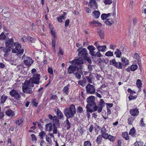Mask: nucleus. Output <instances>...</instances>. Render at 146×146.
I'll return each instance as SVG.
<instances>
[{
  "mask_svg": "<svg viewBox=\"0 0 146 146\" xmlns=\"http://www.w3.org/2000/svg\"><path fill=\"white\" fill-rule=\"evenodd\" d=\"M95 101V97L93 96H90L86 99L87 104L86 105V108L87 112V116L88 118L90 117V113L95 111L98 109V107Z\"/></svg>",
  "mask_w": 146,
  "mask_h": 146,
  "instance_id": "f257e3e1",
  "label": "nucleus"
},
{
  "mask_svg": "<svg viewBox=\"0 0 146 146\" xmlns=\"http://www.w3.org/2000/svg\"><path fill=\"white\" fill-rule=\"evenodd\" d=\"M76 113V109L75 106L71 104L69 108H66L64 110V113L66 118H72Z\"/></svg>",
  "mask_w": 146,
  "mask_h": 146,
  "instance_id": "f03ea898",
  "label": "nucleus"
},
{
  "mask_svg": "<svg viewBox=\"0 0 146 146\" xmlns=\"http://www.w3.org/2000/svg\"><path fill=\"white\" fill-rule=\"evenodd\" d=\"M40 75L37 73L34 74L33 77L31 78L29 81L27 82V85L29 86L33 87L34 85L33 84H38L39 83Z\"/></svg>",
  "mask_w": 146,
  "mask_h": 146,
  "instance_id": "7ed1b4c3",
  "label": "nucleus"
},
{
  "mask_svg": "<svg viewBox=\"0 0 146 146\" xmlns=\"http://www.w3.org/2000/svg\"><path fill=\"white\" fill-rule=\"evenodd\" d=\"M15 48L12 49V52L13 53H17V55L19 56L23 53L24 50L21 48V45L18 42H15L14 44Z\"/></svg>",
  "mask_w": 146,
  "mask_h": 146,
  "instance_id": "20e7f679",
  "label": "nucleus"
},
{
  "mask_svg": "<svg viewBox=\"0 0 146 146\" xmlns=\"http://www.w3.org/2000/svg\"><path fill=\"white\" fill-rule=\"evenodd\" d=\"M76 64L71 65L69 66L67 68V72L69 74L73 73L76 71L79 72H80L81 70V66H76Z\"/></svg>",
  "mask_w": 146,
  "mask_h": 146,
  "instance_id": "39448f33",
  "label": "nucleus"
},
{
  "mask_svg": "<svg viewBox=\"0 0 146 146\" xmlns=\"http://www.w3.org/2000/svg\"><path fill=\"white\" fill-rule=\"evenodd\" d=\"M77 51L78 52V56L84 58L86 56H88V54L87 52V49L86 48L80 47L77 49Z\"/></svg>",
  "mask_w": 146,
  "mask_h": 146,
  "instance_id": "423d86ee",
  "label": "nucleus"
},
{
  "mask_svg": "<svg viewBox=\"0 0 146 146\" xmlns=\"http://www.w3.org/2000/svg\"><path fill=\"white\" fill-rule=\"evenodd\" d=\"M87 93L93 94L95 92L96 89L95 86L90 84H88L86 87Z\"/></svg>",
  "mask_w": 146,
  "mask_h": 146,
  "instance_id": "0eeeda50",
  "label": "nucleus"
},
{
  "mask_svg": "<svg viewBox=\"0 0 146 146\" xmlns=\"http://www.w3.org/2000/svg\"><path fill=\"white\" fill-rule=\"evenodd\" d=\"M10 95L17 100H19L21 97V95L18 91L15 89H13L9 92Z\"/></svg>",
  "mask_w": 146,
  "mask_h": 146,
  "instance_id": "6e6552de",
  "label": "nucleus"
},
{
  "mask_svg": "<svg viewBox=\"0 0 146 146\" xmlns=\"http://www.w3.org/2000/svg\"><path fill=\"white\" fill-rule=\"evenodd\" d=\"M110 62L111 65L114 66L117 68L122 69V63L120 62H117L115 59H113L112 60H111Z\"/></svg>",
  "mask_w": 146,
  "mask_h": 146,
  "instance_id": "1a4fd4ad",
  "label": "nucleus"
},
{
  "mask_svg": "<svg viewBox=\"0 0 146 146\" xmlns=\"http://www.w3.org/2000/svg\"><path fill=\"white\" fill-rule=\"evenodd\" d=\"M24 63L27 66H30L33 63V60L30 57H25L23 60Z\"/></svg>",
  "mask_w": 146,
  "mask_h": 146,
  "instance_id": "9d476101",
  "label": "nucleus"
},
{
  "mask_svg": "<svg viewBox=\"0 0 146 146\" xmlns=\"http://www.w3.org/2000/svg\"><path fill=\"white\" fill-rule=\"evenodd\" d=\"M96 0H90L88 6L92 9H96L98 8V6L96 1Z\"/></svg>",
  "mask_w": 146,
  "mask_h": 146,
  "instance_id": "9b49d317",
  "label": "nucleus"
},
{
  "mask_svg": "<svg viewBox=\"0 0 146 146\" xmlns=\"http://www.w3.org/2000/svg\"><path fill=\"white\" fill-rule=\"evenodd\" d=\"M105 103L103 99H100L98 107V109L97 110L98 113L101 112L102 111L103 108L105 106Z\"/></svg>",
  "mask_w": 146,
  "mask_h": 146,
  "instance_id": "f8f14e48",
  "label": "nucleus"
},
{
  "mask_svg": "<svg viewBox=\"0 0 146 146\" xmlns=\"http://www.w3.org/2000/svg\"><path fill=\"white\" fill-rule=\"evenodd\" d=\"M15 43L14 42V40L13 38H11L5 42V46L7 47H9L12 49L14 47Z\"/></svg>",
  "mask_w": 146,
  "mask_h": 146,
  "instance_id": "ddd939ff",
  "label": "nucleus"
},
{
  "mask_svg": "<svg viewBox=\"0 0 146 146\" xmlns=\"http://www.w3.org/2000/svg\"><path fill=\"white\" fill-rule=\"evenodd\" d=\"M27 86H23L22 87L23 91V92L27 94H31L33 93L32 89L30 87Z\"/></svg>",
  "mask_w": 146,
  "mask_h": 146,
  "instance_id": "4468645a",
  "label": "nucleus"
},
{
  "mask_svg": "<svg viewBox=\"0 0 146 146\" xmlns=\"http://www.w3.org/2000/svg\"><path fill=\"white\" fill-rule=\"evenodd\" d=\"M8 108L9 107H6L4 109V111L5 112L6 115L10 117H12L14 116L15 114L14 111L10 109L6 110V109Z\"/></svg>",
  "mask_w": 146,
  "mask_h": 146,
  "instance_id": "2eb2a0df",
  "label": "nucleus"
},
{
  "mask_svg": "<svg viewBox=\"0 0 146 146\" xmlns=\"http://www.w3.org/2000/svg\"><path fill=\"white\" fill-rule=\"evenodd\" d=\"M88 49L89 50V53L92 56H95L94 53L96 52L94 51L95 48L92 45H89L87 47Z\"/></svg>",
  "mask_w": 146,
  "mask_h": 146,
  "instance_id": "dca6fc26",
  "label": "nucleus"
},
{
  "mask_svg": "<svg viewBox=\"0 0 146 146\" xmlns=\"http://www.w3.org/2000/svg\"><path fill=\"white\" fill-rule=\"evenodd\" d=\"M59 120L58 119V117L56 116H54L53 117L52 121L53 126H59L60 123H59Z\"/></svg>",
  "mask_w": 146,
  "mask_h": 146,
  "instance_id": "f3484780",
  "label": "nucleus"
},
{
  "mask_svg": "<svg viewBox=\"0 0 146 146\" xmlns=\"http://www.w3.org/2000/svg\"><path fill=\"white\" fill-rule=\"evenodd\" d=\"M129 112L131 115L134 116H137L139 113L138 109L137 108L131 109Z\"/></svg>",
  "mask_w": 146,
  "mask_h": 146,
  "instance_id": "a211bd4d",
  "label": "nucleus"
},
{
  "mask_svg": "<svg viewBox=\"0 0 146 146\" xmlns=\"http://www.w3.org/2000/svg\"><path fill=\"white\" fill-rule=\"evenodd\" d=\"M53 124L51 123H48L45 125V128L47 131L50 132L53 129Z\"/></svg>",
  "mask_w": 146,
  "mask_h": 146,
  "instance_id": "6ab92c4d",
  "label": "nucleus"
},
{
  "mask_svg": "<svg viewBox=\"0 0 146 146\" xmlns=\"http://www.w3.org/2000/svg\"><path fill=\"white\" fill-rule=\"evenodd\" d=\"M121 61L122 62V66H125L129 64V61L125 57H123L121 58Z\"/></svg>",
  "mask_w": 146,
  "mask_h": 146,
  "instance_id": "aec40b11",
  "label": "nucleus"
},
{
  "mask_svg": "<svg viewBox=\"0 0 146 146\" xmlns=\"http://www.w3.org/2000/svg\"><path fill=\"white\" fill-rule=\"evenodd\" d=\"M84 63V62L82 60L80 59H77L76 60V62H75V64H76L77 66H81V70L82 69V64Z\"/></svg>",
  "mask_w": 146,
  "mask_h": 146,
  "instance_id": "412c9836",
  "label": "nucleus"
},
{
  "mask_svg": "<svg viewBox=\"0 0 146 146\" xmlns=\"http://www.w3.org/2000/svg\"><path fill=\"white\" fill-rule=\"evenodd\" d=\"M56 114L59 119H62L63 118L64 115L58 109H57Z\"/></svg>",
  "mask_w": 146,
  "mask_h": 146,
  "instance_id": "4be33fe9",
  "label": "nucleus"
},
{
  "mask_svg": "<svg viewBox=\"0 0 146 146\" xmlns=\"http://www.w3.org/2000/svg\"><path fill=\"white\" fill-rule=\"evenodd\" d=\"M97 48L99 51L104 52L106 51V45L98 46Z\"/></svg>",
  "mask_w": 146,
  "mask_h": 146,
  "instance_id": "5701e85b",
  "label": "nucleus"
},
{
  "mask_svg": "<svg viewBox=\"0 0 146 146\" xmlns=\"http://www.w3.org/2000/svg\"><path fill=\"white\" fill-rule=\"evenodd\" d=\"M129 134L133 137L136 136L137 134L136 133V131L134 127H133L130 130Z\"/></svg>",
  "mask_w": 146,
  "mask_h": 146,
  "instance_id": "b1692460",
  "label": "nucleus"
},
{
  "mask_svg": "<svg viewBox=\"0 0 146 146\" xmlns=\"http://www.w3.org/2000/svg\"><path fill=\"white\" fill-rule=\"evenodd\" d=\"M93 16L95 18H98L100 15V13L99 11H94L93 12Z\"/></svg>",
  "mask_w": 146,
  "mask_h": 146,
  "instance_id": "393cba45",
  "label": "nucleus"
},
{
  "mask_svg": "<svg viewBox=\"0 0 146 146\" xmlns=\"http://www.w3.org/2000/svg\"><path fill=\"white\" fill-rule=\"evenodd\" d=\"M98 32L100 38L101 39H103L104 36V31L99 29L98 30Z\"/></svg>",
  "mask_w": 146,
  "mask_h": 146,
  "instance_id": "a878e982",
  "label": "nucleus"
},
{
  "mask_svg": "<svg viewBox=\"0 0 146 146\" xmlns=\"http://www.w3.org/2000/svg\"><path fill=\"white\" fill-rule=\"evenodd\" d=\"M70 86L69 84L67 85L66 86H65L63 90L64 93H65L67 95H68L69 93V87Z\"/></svg>",
  "mask_w": 146,
  "mask_h": 146,
  "instance_id": "bb28decb",
  "label": "nucleus"
},
{
  "mask_svg": "<svg viewBox=\"0 0 146 146\" xmlns=\"http://www.w3.org/2000/svg\"><path fill=\"white\" fill-rule=\"evenodd\" d=\"M68 119L66 118V120L65 121L66 123L65 126L66 127V129L67 130L69 129L71 127V123L69 122L68 120Z\"/></svg>",
  "mask_w": 146,
  "mask_h": 146,
  "instance_id": "cd10ccee",
  "label": "nucleus"
},
{
  "mask_svg": "<svg viewBox=\"0 0 146 146\" xmlns=\"http://www.w3.org/2000/svg\"><path fill=\"white\" fill-rule=\"evenodd\" d=\"M7 98V96H5V95H2L1 96L0 99L1 103L3 104L5 103Z\"/></svg>",
  "mask_w": 146,
  "mask_h": 146,
  "instance_id": "c85d7f7f",
  "label": "nucleus"
},
{
  "mask_svg": "<svg viewBox=\"0 0 146 146\" xmlns=\"http://www.w3.org/2000/svg\"><path fill=\"white\" fill-rule=\"evenodd\" d=\"M102 139V136L101 135H100L96 139V141L98 145L100 144L101 143Z\"/></svg>",
  "mask_w": 146,
  "mask_h": 146,
  "instance_id": "c756f323",
  "label": "nucleus"
},
{
  "mask_svg": "<svg viewBox=\"0 0 146 146\" xmlns=\"http://www.w3.org/2000/svg\"><path fill=\"white\" fill-rule=\"evenodd\" d=\"M114 53L116 55L117 57L120 58L121 53L119 49H117L116 51L114 52Z\"/></svg>",
  "mask_w": 146,
  "mask_h": 146,
  "instance_id": "7c9ffc66",
  "label": "nucleus"
},
{
  "mask_svg": "<svg viewBox=\"0 0 146 146\" xmlns=\"http://www.w3.org/2000/svg\"><path fill=\"white\" fill-rule=\"evenodd\" d=\"M122 137L126 140H128L129 139L128 134L127 132H125L123 133L122 134Z\"/></svg>",
  "mask_w": 146,
  "mask_h": 146,
  "instance_id": "2f4dec72",
  "label": "nucleus"
},
{
  "mask_svg": "<svg viewBox=\"0 0 146 146\" xmlns=\"http://www.w3.org/2000/svg\"><path fill=\"white\" fill-rule=\"evenodd\" d=\"M46 134L44 131H42L39 133L38 135L39 136L41 139H43L44 136H46Z\"/></svg>",
  "mask_w": 146,
  "mask_h": 146,
  "instance_id": "473e14b6",
  "label": "nucleus"
},
{
  "mask_svg": "<svg viewBox=\"0 0 146 146\" xmlns=\"http://www.w3.org/2000/svg\"><path fill=\"white\" fill-rule=\"evenodd\" d=\"M134 119L135 118L133 117H131L129 118L128 119V124L130 125H132V122H133Z\"/></svg>",
  "mask_w": 146,
  "mask_h": 146,
  "instance_id": "72a5a7b5",
  "label": "nucleus"
},
{
  "mask_svg": "<svg viewBox=\"0 0 146 146\" xmlns=\"http://www.w3.org/2000/svg\"><path fill=\"white\" fill-rule=\"evenodd\" d=\"M143 142L141 141H136L134 144V146H143Z\"/></svg>",
  "mask_w": 146,
  "mask_h": 146,
  "instance_id": "f704fd0d",
  "label": "nucleus"
},
{
  "mask_svg": "<svg viewBox=\"0 0 146 146\" xmlns=\"http://www.w3.org/2000/svg\"><path fill=\"white\" fill-rule=\"evenodd\" d=\"M130 70L132 71H134L137 68V66L136 65L133 64L130 66Z\"/></svg>",
  "mask_w": 146,
  "mask_h": 146,
  "instance_id": "c9c22d12",
  "label": "nucleus"
},
{
  "mask_svg": "<svg viewBox=\"0 0 146 146\" xmlns=\"http://www.w3.org/2000/svg\"><path fill=\"white\" fill-rule=\"evenodd\" d=\"M89 23L90 25H92L94 24L96 25L97 24L100 26H101L102 25V24L98 21H93L90 22Z\"/></svg>",
  "mask_w": 146,
  "mask_h": 146,
  "instance_id": "e433bc0d",
  "label": "nucleus"
},
{
  "mask_svg": "<svg viewBox=\"0 0 146 146\" xmlns=\"http://www.w3.org/2000/svg\"><path fill=\"white\" fill-rule=\"evenodd\" d=\"M115 137L112 136L110 135H109V136L108 139L111 141L114 142L115 139Z\"/></svg>",
  "mask_w": 146,
  "mask_h": 146,
  "instance_id": "4c0bfd02",
  "label": "nucleus"
},
{
  "mask_svg": "<svg viewBox=\"0 0 146 146\" xmlns=\"http://www.w3.org/2000/svg\"><path fill=\"white\" fill-rule=\"evenodd\" d=\"M6 36L3 32H2L0 35V40H4L6 38Z\"/></svg>",
  "mask_w": 146,
  "mask_h": 146,
  "instance_id": "58836bf2",
  "label": "nucleus"
},
{
  "mask_svg": "<svg viewBox=\"0 0 146 146\" xmlns=\"http://www.w3.org/2000/svg\"><path fill=\"white\" fill-rule=\"evenodd\" d=\"M23 121L21 119L19 118L17 120H15L14 122L17 125H19Z\"/></svg>",
  "mask_w": 146,
  "mask_h": 146,
  "instance_id": "ea45409f",
  "label": "nucleus"
},
{
  "mask_svg": "<svg viewBox=\"0 0 146 146\" xmlns=\"http://www.w3.org/2000/svg\"><path fill=\"white\" fill-rule=\"evenodd\" d=\"M93 77V76L91 74H90L88 76H86V78L87 80L90 83H92L91 79H92Z\"/></svg>",
  "mask_w": 146,
  "mask_h": 146,
  "instance_id": "a19ab883",
  "label": "nucleus"
},
{
  "mask_svg": "<svg viewBox=\"0 0 146 146\" xmlns=\"http://www.w3.org/2000/svg\"><path fill=\"white\" fill-rule=\"evenodd\" d=\"M46 141L51 145L52 144V142L51 140V139L50 137H48L47 135L46 136Z\"/></svg>",
  "mask_w": 146,
  "mask_h": 146,
  "instance_id": "79ce46f5",
  "label": "nucleus"
},
{
  "mask_svg": "<svg viewBox=\"0 0 146 146\" xmlns=\"http://www.w3.org/2000/svg\"><path fill=\"white\" fill-rule=\"evenodd\" d=\"M105 55L107 56H113V52H112L110 51H108L106 53Z\"/></svg>",
  "mask_w": 146,
  "mask_h": 146,
  "instance_id": "37998d69",
  "label": "nucleus"
},
{
  "mask_svg": "<svg viewBox=\"0 0 146 146\" xmlns=\"http://www.w3.org/2000/svg\"><path fill=\"white\" fill-rule=\"evenodd\" d=\"M107 25L109 26H111V25L113 23V21L111 22L109 21L108 19H106V21L104 22Z\"/></svg>",
  "mask_w": 146,
  "mask_h": 146,
  "instance_id": "c03bdc74",
  "label": "nucleus"
},
{
  "mask_svg": "<svg viewBox=\"0 0 146 146\" xmlns=\"http://www.w3.org/2000/svg\"><path fill=\"white\" fill-rule=\"evenodd\" d=\"M136 84L138 85V87L139 88H141L142 85L141 80L139 79L137 80L136 82Z\"/></svg>",
  "mask_w": 146,
  "mask_h": 146,
  "instance_id": "a18cd8bd",
  "label": "nucleus"
},
{
  "mask_svg": "<svg viewBox=\"0 0 146 146\" xmlns=\"http://www.w3.org/2000/svg\"><path fill=\"white\" fill-rule=\"evenodd\" d=\"M109 136V135L106 132L102 133V134L101 136H102V137H103L105 139H108V137Z\"/></svg>",
  "mask_w": 146,
  "mask_h": 146,
  "instance_id": "49530a36",
  "label": "nucleus"
},
{
  "mask_svg": "<svg viewBox=\"0 0 146 146\" xmlns=\"http://www.w3.org/2000/svg\"><path fill=\"white\" fill-rule=\"evenodd\" d=\"M74 75L75 76V77L78 79H80L81 78V75L79 73L76 72L74 73Z\"/></svg>",
  "mask_w": 146,
  "mask_h": 146,
  "instance_id": "de8ad7c7",
  "label": "nucleus"
},
{
  "mask_svg": "<svg viewBox=\"0 0 146 146\" xmlns=\"http://www.w3.org/2000/svg\"><path fill=\"white\" fill-rule=\"evenodd\" d=\"M58 21L59 22H62V19H64V15H62L58 17H57L56 18Z\"/></svg>",
  "mask_w": 146,
  "mask_h": 146,
  "instance_id": "09e8293b",
  "label": "nucleus"
},
{
  "mask_svg": "<svg viewBox=\"0 0 146 146\" xmlns=\"http://www.w3.org/2000/svg\"><path fill=\"white\" fill-rule=\"evenodd\" d=\"M88 56H86L83 58L84 60H87L89 64H91L92 62L90 58L89 57H88Z\"/></svg>",
  "mask_w": 146,
  "mask_h": 146,
  "instance_id": "8fccbe9b",
  "label": "nucleus"
},
{
  "mask_svg": "<svg viewBox=\"0 0 146 146\" xmlns=\"http://www.w3.org/2000/svg\"><path fill=\"white\" fill-rule=\"evenodd\" d=\"M104 1L106 5L111 4L112 2V0H104Z\"/></svg>",
  "mask_w": 146,
  "mask_h": 146,
  "instance_id": "3c124183",
  "label": "nucleus"
},
{
  "mask_svg": "<svg viewBox=\"0 0 146 146\" xmlns=\"http://www.w3.org/2000/svg\"><path fill=\"white\" fill-rule=\"evenodd\" d=\"M50 33L52 36L54 38L56 36V34L55 32L53 31V28L51 27L50 29Z\"/></svg>",
  "mask_w": 146,
  "mask_h": 146,
  "instance_id": "603ef678",
  "label": "nucleus"
},
{
  "mask_svg": "<svg viewBox=\"0 0 146 146\" xmlns=\"http://www.w3.org/2000/svg\"><path fill=\"white\" fill-rule=\"evenodd\" d=\"M36 100L35 99H34L32 100V104L33 106L35 107H36L38 105V103L36 102Z\"/></svg>",
  "mask_w": 146,
  "mask_h": 146,
  "instance_id": "864d4df0",
  "label": "nucleus"
},
{
  "mask_svg": "<svg viewBox=\"0 0 146 146\" xmlns=\"http://www.w3.org/2000/svg\"><path fill=\"white\" fill-rule=\"evenodd\" d=\"M84 146H91L90 141H85L84 142Z\"/></svg>",
  "mask_w": 146,
  "mask_h": 146,
  "instance_id": "5fc2aeb1",
  "label": "nucleus"
},
{
  "mask_svg": "<svg viewBox=\"0 0 146 146\" xmlns=\"http://www.w3.org/2000/svg\"><path fill=\"white\" fill-rule=\"evenodd\" d=\"M53 133L54 134H56L57 133V129L56 126H53Z\"/></svg>",
  "mask_w": 146,
  "mask_h": 146,
  "instance_id": "6e6d98bb",
  "label": "nucleus"
},
{
  "mask_svg": "<svg viewBox=\"0 0 146 146\" xmlns=\"http://www.w3.org/2000/svg\"><path fill=\"white\" fill-rule=\"evenodd\" d=\"M94 54L95 55V56H92V58H93V57H96V56H97L98 57H100L102 56V55L100 53V51H98L96 53H94Z\"/></svg>",
  "mask_w": 146,
  "mask_h": 146,
  "instance_id": "4d7b16f0",
  "label": "nucleus"
},
{
  "mask_svg": "<svg viewBox=\"0 0 146 146\" xmlns=\"http://www.w3.org/2000/svg\"><path fill=\"white\" fill-rule=\"evenodd\" d=\"M137 96H133L132 95H130V96L128 98L129 100H131L133 99H135L137 98Z\"/></svg>",
  "mask_w": 146,
  "mask_h": 146,
  "instance_id": "13d9d810",
  "label": "nucleus"
},
{
  "mask_svg": "<svg viewBox=\"0 0 146 146\" xmlns=\"http://www.w3.org/2000/svg\"><path fill=\"white\" fill-rule=\"evenodd\" d=\"M31 136L33 141H36L37 138L35 135L34 134H32Z\"/></svg>",
  "mask_w": 146,
  "mask_h": 146,
  "instance_id": "bf43d9fd",
  "label": "nucleus"
},
{
  "mask_svg": "<svg viewBox=\"0 0 146 146\" xmlns=\"http://www.w3.org/2000/svg\"><path fill=\"white\" fill-rule=\"evenodd\" d=\"M11 49V48L9 47L8 48H5L3 50L4 51L5 53H7L10 52Z\"/></svg>",
  "mask_w": 146,
  "mask_h": 146,
  "instance_id": "052dcab7",
  "label": "nucleus"
},
{
  "mask_svg": "<svg viewBox=\"0 0 146 146\" xmlns=\"http://www.w3.org/2000/svg\"><path fill=\"white\" fill-rule=\"evenodd\" d=\"M107 15H106V14L104 13L102 14L101 15V18L103 20H104L106 19V18L108 17Z\"/></svg>",
  "mask_w": 146,
  "mask_h": 146,
  "instance_id": "680f3d73",
  "label": "nucleus"
},
{
  "mask_svg": "<svg viewBox=\"0 0 146 146\" xmlns=\"http://www.w3.org/2000/svg\"><path fill=\"white\" fill-rule=\"evenodd\" d=\"M107 130L105 127L103 126L102 128L101 129V133L106 132Z\"/></svg>",
  "mask_w": 146,
  "mask_h": 146,
  "instance_id": "e2e57ef3",
  "label": "nucleus"
},
{
  "mask_svg": "<svg viewBox=\"0 0 146 146\" xmlns=\"http://www.w3.org/2000/svg\"><path fill=\"white\" fill-rule=\"evenodd\" d=\"M28 38L29 39V40L31 42H34L35 41V39L31 36H28Z\"/></svg>",
  "mask_w": 146,
  "mask_h": 146,
  "instance_id": "0e129e2a",
  "label": "nucleus"
},
{
  "mask_svg": "<svg viewBox=\"0 0 146 146\" xmlns=\"http://www.w3.org/2000/svg\"><path fill=\"white\" fill-rule=\"evenodd\" d=\"M77 109L78 112L80 113H82L83 111L82 108L80 106L78 107L77 108Z\"/></svg>",
  "mask_w": 146,
  "mask_h": 146,
  "instance_id": "69168bd1",
  "label": "nucleus"
},
{
  "mask_svg": "<svg viewBox=\"0 0 146 146\" xmlns=\"http://www.w3.org/2000/svg\"><path fill=\"white\" fill-rule=\"evenodd\" d=\"M58 97L56 95H52L51 97L50 98V99H53L54 100H56L57 99Z\"/></svg>",
  "mask_w": 146,
  "mask_h": 146,
  "instance_id": "338daca9",
  "label": "nucleus"
},
{
  "mask_svg": "<svg viewBox=\"0 0 146 146\" xmlns=\"http://www.w3.org/2000/svg\"><path fill=\"white\" fill-rule=\"evenodd\" d=\"M48 72L51 74H53V70L52 69L50 68L49 67L48 68Z\"/></svg>",
  "mask_w": 146,
  "mask_h": 146,
  "instance_id": "774afa93",
  "label": "nucleus"
}]
</instances>
